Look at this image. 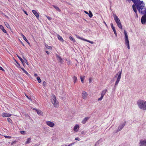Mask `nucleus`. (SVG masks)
I'll return each mask as SVG.
<instances>
[{"mask_svg":"<svg viewBox=\"0 0 146 146\" xmlns=\"http://www.w3.org/2000/svg\"><path fill=\"white\" fill-rule=\"evenodd\" d=\"M136 7L139 12L144 14L141 18V21L142 24H144L146 23V8L145 6V4L143 3L137 5Z\"/></svg>","mask_w":146,"mask_h":146,"instance_id":"nucleus-1","label":"nucleus"},{"mask_svg":"<svg viewBox=\"0 0 146 146\" xmlns=\"http://www.w3.org/2000/svg\"><path fill=\"white\" fill-rule=\"evenodd\" d=\"M137 104L140 109L144 110H146V101L142 100H139L137 101Z\"/></svg>","mask_w":146,"mask_h":146,"instance_id":"nucleus-2","label":"nucleus"},{"mask_svg":"<svg viewBox=\"0 0 146 146\" xmlns=\"http://www.w3.org/2000/svg\"><path fill=\"white\" fill-rule=\"evenodd\" d=\"M114 20L116 23L118 27L121 29H122V27L121 22L117 16L115 14L113 15Z\"/></svg>","mask_w":146,"mask_h":146,"instance_id":"nucleus-3","label":"nucleus"},{"mask_svg":"<svg viewBox=\"0 0 146 146\" xmlns=\"http://www.w3.org/2000/svg\"><path fill=\"white\" fill-rule=\"evenodd\" d=\"M53 99L51 101L54 106L56 108L57 107L58 105V102L56 99L55 96L54 95L53 96Z\"/></svg>","mask_w":146,"mask_h":146,"instance_id":"nucleus-4","label":"nucleus"},{"mask_svg":"<svg viewBox=\"0 0 146 146\" xmlns=\"http://www.w3.org/2000/svg\"><path fill=\"white\" fill-rule=\"evenodd\" d=\"M16 62L17 63V64H16V65L18 68H21L23 71L27 75H29L28 72L23 68H22L20 66V64L16 60Z\"/></svg>","mask_w":146,"mask_h":146,"instance_id":"nucleus-5","label":"nucleus"},{"mask_svg":"<svg viewBox=\"0 0 146 146\" xmlns=\"http://www.w3.org/2000/svg\"><path fill=\"white\" fill-rule=\"evenodd\" d=\"M121 71H119V74L118 76V77H117V80L116 81L115 84V86H116L118 84L120 79L121 78Z\"/></svg>","mask_w":146,"mask_h":146,"instance_id":"nucleus-6","label":"nucleus"},{"mask_svg":"<svg viewBox=\"0 0 146 146\" xmlns=\"http://www.w3.org/2000/svg\"><path fill=\"white\" fill-rule=\"evenodd\" d=\"M107 92V90L105 89L102 91L101 94V97L98 99V101L101 100L106 92Z\"/></svg>","mask_w":146,"mask_h":146,"instance_id":"nucleus-7","label":"nucleus"},{"mask_svg":"<svg viewBox=\"0 0 146 146\" xmlns=\"http://www.w3.org/2000/svg\"><path fill=\"white\" fill-rule=\"evenodd\" d=\"M132 1L134 3L136 7H137V5H139L143 3V1H141L139 0H132Z\"/></svg>","mask_w":146,"mask_h":146,"instance_id":"nucleus-8","label":"nucleus"},{"mask_svg":"<svg viewBox=\"0 0 146 146\" xmlns=\"http://www.w3.org/2000/svg\"><path fill=\"white\" fill-rule=\"evenodd\" d=\"M46 124L49 126L52 127L54 126V124L50 121H48L46 122Z\"/></svg>","mask_w":146,"mask_h":146,"instance_id":"nucleus-9","label":"nucleus"},{"mask_svg":"<svg viewBox=\"0 0 146 146\" xmlns=\"http://www.w3.org/2000/svg\"><path fill=\"white\" fill-rule=\"evenodd\" d=\"M88 94L87 93L84 91H83L82 93V98L84 99H87L88 97Z\"/></svg>","mask_w":146,"mask_h":146,"instance_id":"nucleus-10","label":"nucleus"},{"mask_svg":"<svg viewBox=\"0 0 146 146\" xmlns=\"http://www.w3.org/2000/svg\"><path fill=\"white\" fill-rule=\"evenodd\" d=\"M139 143L140 146H146V139L143 140H140Z\"/></svg>","mask_w":146,"mask_h":146,"instance_id":"nucleus-11","label":"nucleus"},{"mask_svg":"<svg viewBox=\"0 0 146 146\" xmlns=\"http://www.w3.org/2000/svg\"><path fill=\"white\" fill-rule=\"evenodd\" d=\"M110 25H111V28H112V30H113V31L114 32V34H115V36H117V33H116V31L115 30V27L113 26V24L112 23H111V24Z\"/></svg>","mask_w":146,"mask_h":146,"instance_id":"nucleus-12","label":"nucleus"},{"mask_svg":"<svg viewBox=\"0 0 146 146\" xmlns=\"http://www.w3.org/2000/svg\"><path fill=\"white\" fill-rule=\"evenodd\" d=\"M79 129V126L78 125H76L74 128V131L75 132H77Z\"/></svg>","mask_w":146,"mask_h":146,"instance_id":"nucleus-13","label":"nucleus"},{"mask_svg":"<svg viewBox=\"0 0 146 146\" xmlns=\"http://www.w3.org/2000/svg\"><path fill=\"white\" fill-rule=\"evenodd\" d=\"M33 13L35 15L37 18L38 19L39 18V13L37 12L35 10H33L32 11Z\"/></svg>","mask_w":146,"mask_h":146,"instance_id":"nucleus-14","label":"nucleus"},{"mask_svg":"<svg viewBox=\"0 0 146 146\" xmlns=\"http://www.w3.org/2000/svg\"><path fill=\"white\" fill-rule=\"evenodd\" d=\"M90 118L89 117H85L82 121V123L83 124H84L86 123V122Z\"/></svg>","mask_w":146,"mask_h":146,"instance_id":"nucleus-15","label":"nucleus"},{"mask_svg":"<svg viewBox=\"0 0 146 146\" xmlns=\"http://www.w3.org/2000/svg\"><path fill=\"white\" fill-rule=\"evenodd\" d=\"M11 115V114L8 113H3L2 114V116L3 117H9Z\"/></svg>","mask_w":146,"mask_h":146,"instance_id":"nucleus-16","label":"nucleus"},{"mask_svg":"<svg viewBox=\"0 0 146 146\" xmlns=\"http://www.w3.org/2000/svg\"><path fill=\"white\" fill-rule=\"evenodd\" d=\"M124 35H125V41H129L128 36L127 33L125 30L124 31Z\"/></svg>","mask_w":146,"mask_h":146,"instance_id":"nucleus-17","label":"nucleus"},{"mask_svg":"<svg viewBox=\"0 0 146 146\" xmlns=\"http://www.w3.org/2000/svg\"><path fill=\"white\" fill-rule=\"evenodd\" d=\"M36 110L38 115H43V113L41 110L36 109Z\"/></svg>","mask_w":146,"mask_h":146,"instance_id":"nucleus-18","label":"nucleus"},{"mask_svg":"<svg viewBox=\"0 0 146 146\" xmlns=\"http://www.w3.org/2000/svg\"><path fill=\"white\" fill-rule=\"evenodd\" d=\"M135 6H136V5H133V6H132L133 9V11L135 12V13L137 16H138V15H137V10H136V8L135 7Z\"/></svg>","mask_w":146,"mask_h":146,"instance_id":"nucleus-19","label":"nucleus"},{"mask_svg":"<svg viewBox=\"0 0 146 146\" xmlns=\"http://www.w3.org/2000/svg\"><path fill=\"white\" fill-rule=\"evenodd\" d=\"M57 37L58 39L60 40L61 42H63L64 41V40L62 37L60 36L59 35H57Z\"/></svg>","mask_w":146,"mask_h":146,"instance_id":"nucleus-20","label":"nucleus"},{"mask_svg":"<svg viewBox=\"0 0 146 146\" xmlns=\"http://www.w3.org/2000/svg\"><path fill=\"white\" fill-rule=\"evenodd\" d=\"M0 29L3 31L5 33H6V31L4 29V27L2 25H0Z\"/></svg>","mask_w":146,"mask_h":146,"instance_id":"nucleus-21","label":"nucleus"},{"mask_svg":"<svg viewBox=\"0 0 146 146\" xmlns=\"http://www.w3.org/2000/svg\"><path fill=\"white\" fill-rule=\"evenodd\" d=\"M17 57L19 58V59L21 61L22 63L24 65V60H23V59L20 57L18 55H17Z\"/></svg>","mask_w":146,"mask_h":146,"instance_id":"nucleus-22","label":"nucleus"},{"mask_svg":"<svg viewBox=\"0 0 146 146\" xmlns=\"http://www.w3.org/2000/svg\"><path fill=\"white\" fill-rule=\"evenodd\" d=\"M85 78V76H80V78L81 79V82L83 83H84V80Z\"/></svg>","mask_w":146,"mask_h":146,"instance_id":"nucleus-23","label":"nucleus"},{"mask_svg":"<svg viewBox=\"0 0 146 146\" xmlns=\"http://www.w3.org/2000/svg\"><path fill=\"white\" fill-rule=\"evenodd\" d=\"M52 6L54 8H55L56 9V10L58 11L59 12L61 11V10L58 7H57L54 5H53Z\"/></svg>","mask_w":146,"mask_h":146,"instance_id":"nucleus-24","label":"nucleus"},{"mask_svg":"<svg viewBox=\"0 0 146 146\" xmlns=\"http://www.w3.org/2000/svg\"><path fill=\"white\" fill-rule=\"evenodd\" d=\"M21 36H22L23 39L25 40L26 41V42H27V43H28V44H29V42L28 40L27 39L26 37L24 36V35L22 34L21 35Z\"/></svg>","mask_w":146,"mask_h":146,"instance_id":"nucleus-25","label":"nucleus"},{"mask_svg":"<svg viewBox=\"0 0 146 146\" xmlns=\"http://www.w3.org/2000/svg\"><path fill=\"white\" fill-rule=\"evenodd\" d=\"M125 121L124 123L122 124V125L120 126H121V127L118 130V131H120L125 126Z\"/></svg>","mask_w":146,"mask_h":146,"instance_id":"nucleus-26","label":"nucleus"},{"mask_svg":"<svg viewBox=\"0 0 146 146\" xmlns=\"http://www.w3.org/2000/svg\"><path fill=\"white\" fill-rule=\"evenodd\" d=\"M31 137L28 138L27 139V141H26L25 143L27 144L30 143L31 141Z\"/></svg>","mask_w":146,"mask_h":146,"instance_id":"nucleus-27","label":"nucleus"},{"mask_svg":"<svg viewBox=\"0 0 146 146\" xmlns=\"http://www.w3.org/2000/svg\"><path fill=\"white\" fill-rule=\"evenodd\" d=\"M56 57L59 60L60 62H61L62 60V58L57 54L56 55Z\"/></svg>","mask_w":146,"mask_h":146,"instance_id":"nucleus-28","label":"nucleus"},{"mask_svg":"<svg viewBox=\"0 0 146 146\" xmlns=\"http://www.w3.org/2000/svg\"><path fill=\"white\" fill-rule=\"evenodd\" d=\"M73 79L74 81V83L75 84L77 80V77L75 76H74L73 77Z\"/></svg>","mask_w":146,"mask_h":146,"instance_id":"nucleus-29","label":"nucleus"},{"mask_svg":"<svg viewBox=\"0 0 146 146\" xmlns=\"http://www.w3.org/2000/svg\"><path fill=\"white\" fill-rule=\"evenodd\" d=\"M4 23L6 27L8 29H10L11 27L6 22H5Z\"/></svg>","mask_w":146,"mask_h":146,"instance_id":"nucleus-30","label":"nucleus"},{"mask_svg":"<svg viewBox=\"0 0 146 146\" xmlns=\"http://www.w3.org/2000/svg\"><path fill=\"white\" fill-rule=\"evenodd\" d=\"M84 41H86L87 42H89L91 44H93L94 43V42H93V41H90L89 40L86 39H85L84 40Z\"/></svg>","mask_w":146,"mask_h":146,"instance_id":"nucleus-31","label":"nucleus"},{"mask_svg":"<svg viewBox=\"0 0 146 146\" xmlns=\"http://www.w3.org/2000/svg\"><path fill=\"white\" fill-rule=\"evenodd\" d=\"M69 39L71 41H72L73 42H75V40L74 39L72 36H70L69 37Z\"/></svg>","mask_w":146,"mask_h":146,"instance_id":"nucleus-32","label":"nucleus"},{"mask_svg":"<svg viewBox=\"0 0 146 146\" xmlns=\"http://www.w3.org/2000/svg\"><path fill=\"white\" fill-rule=\"evenodd\" d=\"M45 46L48 49H50V50H52V47L51 46H48L47 44L45 45Z\"/></svg>","mask_w":146,"mask_h":146,"instance_id":"nucleus-33","label":"nucleus"},{"mask_svg":"<svg viewBox=\"0 0 146 146\" xmlns=\"http://www.w3.org/2000/svg\"><path fill=\"white\" fill-rule=\"evenodd\" d=\"M36 79L38 80V83H40V82H41V79L40 78V77H38L37 78H36Z\"/></svg>","mask_w":146,"mask_h":146,"instance_id":"nucleus-34","label":"nucleus"},{"mask_svg":"<svg viewBox=\"0 0 146 146\" xmlns=\"http://www.w3.org/2000/svg\"><path fill=\"white\" fill-rule=\"evenodd\" d=\"M89 14H88L89 16L90 17H92L93 16V14L92 12L90 11H89Z\"/></svg>","mask_w":146,"mask_h":146,"instance_id":"nucleus-35","label":"nucleus"},{"mask_svg":"<svg viewBox=\"0 0 146 146\" xmlns=\"http://www.w3.org/2000/svg\"><path fill=\"white\" fill-rule=\"evenodd\" d=\"M76 37H77V38H79V39H80L82 40H83L84 41V40L85 39L84 38H82V37H80L79 36H77V35H76Z\"/></svg>","mask_w":146,"mask_h":146,"instance_id":"nucleus-36","label":"nucleus"},{"mask_svg":"<svg viewBox=\"0 0 146 146\" xmlns=\"http://www.w3.org/2000/svg\"><path fill=\"white\" fill-rule=\"evenodd\" d=\"M7 121H8L9 122H10V123H11V122H12V120L11 119H10V118H7Z\"/></svg>","mask_w":146,"mask_h":146,"instance_id":"nucleus-37","label":"nucleus"},{"mask_svg":"<svg viewBox=\"0 0 146 146\" xmlns=\"http://www.w3.org/2000/svg\"><path fill=\"white\" fill-rule=\"evenodd\" d=\"M4 136L6 138L10 139L11 138V137L10 136L5 135Z\"/></svg>","mask_w":146,"mask_h":146,"instance_id":"nucleus-38","label":"nucleus"},{"mask_svg":"<svg viewBox=\"0 0 146 146\" xmlns=\"http://www.w3.org/2000/svg\"><path fill=\"white\" fill-rule=\"evenodd\" d=\"M20 133L23 135H24L25 134V132L24 131H20Z\"/></svg>","mask_w":146,"mask_h":146,"instance_id":"nucleus-39","label":"nucleus"},{"mask_svg":"<svg viewBox=\"0 0 146 146\" xmlns=\"http://www.w3.org/2000/svg\"><path fill=\"white\" fill-rule=\"evenodd\" d=\"M24 60L25 63L27 65L28 64L27 60L25 58H24Z\"/></svg>","mask_w":146,"mask_h":146,"instance_id":"nucleus-40","label":"nucleus"},{"mask_svg":"<svg viewBox=\"0 0 146 146\" xmlns=\"http://www.w3.org/2000/svg\"><path fill=\"white\" fill-rule=\"evenodd\" d=\"M46 82L45 81H44L42 83V85L44 87L45 86Z\"/></svg>","mask_w":146,"mask_h":146,"instance_id":"nucleus-41","label":"nucleus"},{"mask_svg":"<svg viewBox=\"0 0 146 146\" xmlns=\"http://www.w3.org/2000/svg\"><path fill=\"white\" fill-rule=\"evenodd\" d=\"M125 43L126 45L129 44V41H125Z\"/></svg>","mask_w":146,"mask_h":146,"instance_id":"nucleus-42","label":"nucleus"},{"mask_svg":"<svg viewBox=\"0 0 146 146\" xmlns=\"http://www.w3.org/2000/svg\"><path fill=\"white\" fill-rule=\"evenodd\" d=\"M89 80L90 83L91 82H92V79L91 78H89Z\"/></svg>","mask_w":146,"mask_h":146,"instance_id":"nucleus-43","label":"nucleus"},{"mask_svg":"<svg viewBox=\"0 0 146 146\" xmlns=\"http://www.w3.org/2000/svg\"><path fill=\"white\" fill-rule=\"evenodd\" d=\"M0 70H1L3 71H5V70L4 69L2 68L0 66Z\"/></svg>","mask_w":146,"mask_h":146,"instance_id":"nucleus-44","label":"nucleus"},{"mask_svg":"<svg viewBox=\"0 0 146 146\" xmlns=\"http://www.w3.org/2000/svg\"><path fill=\"white\" fill-rule=\"evenodd\" d=\"M46 17L49 20H50L51 19V18L48 16H46Z\"/></svg>","mask_w":146,"mask_h":146,"instance_id":"nucleus-45","label":"nucleus"},{"mask_svg":"<svg viewBox=\"0 0 146 146\" xmlns=\"http://www.w3.org/2000/svg\"><path fill=\"white\" fill-rule=\"evenodd\" d=\"M75 139L76 140H78V141H79L80 140L79 139V138L78 137H76Z\"/></svg>","mask_w":146,"mask_h":146,"instance_id":"nucleus-46","label":"nucleus"},{"mask_svg":"<svg viewBox=\"0 0 146 146\" xmlns=\"http://www.w3.org/2000/svg\"><path fill=\"white\" fill-rule=\"evenodd\" d=\"M16 141H13V142H12V143H11V145H12L14 143H15Z\"/></svg>","mask_w":146,"mask_h":146,"instance_id":"nucleus-47","label":"nucleus"},{"mask_svg":"<svg viewBox=\"0 0 146 146\" xmlns=\"http://www.w3.org/2000/svg\"><path fill=\"white\" fill-rule=\"evenodd\" d=\"M121 127V126H119V127H118V129L117 130V131H118V130Z\"/></svg>","mask_w":146,"mask_h":146,"instance_id":"nucleus-48","label":"nucleus"},{"mask_svg":"<svg viewBox=\"0 0 146 146\" xmlns=\"http://www.w3.org/2000/svg\"><path fill=\"white\" fill-rule=\"evenodd\" d=\"M46 52L48 54H49V52L48 51H46Z\"/></svg>","mask_w":146,"mask_h":146,"instance_id":"nucleus-49","label":"nucleus"},{"mask_svg":"<svg viewBox=\"0 0 146 146\" xmlns=\"http://www.w3.org/2000/svg\"><path fill=\"white\" fill-rule=\"evenodd\" d=\"M38 76V75H37V74L35 73L34 74V76H35L36 77V76Z\"/></svg>","mask_w":146,"mask_h":146,"instance_id":"nucleus-50","label":"nucleus"},{"mask_svg":"<svg viewBox=\"0 0 146 146\" xmlns=\"http://www.w3.org/2000/svg\"><path fill=\"white\" fill-rule=\"evenodd\" d=\"M24 13H25L27 15H28V14L27 13V12L25 11H24Z\"/></svg>","mask_w":146,"mask_h":146,"instance_id":"nucleus-51","label":"nucleus"},{"mask_svg":"<svg viewBox=\"0 0 146 146\" xmlns=\"http://www.w3.org/2000/svg\"><path fill=\"white\" fill-rule=\"evenodd\" d=\"M73 144L72 143H71V144H69L68 145H67V146H72V145Z\"/></svg>","mask_w":146,"mask_h":146,"instance_id":"nucleus-52","label":"nucleus"},{"mask_svg":"<svg viewBox=\"0 0 146 146\" xmlns=\"http://www.w3.org/2000/svg\"><path fill=\"white\" fill-rule=\"evenodd\" d=\"M85 13L86 14H88V12H87V11H84Z\"/></svg>","mask_w":146,"mask_h":146,"instance_id":"nucleus-53","label":"nucleus"},{"mask_svg":"<svg viewBox=\"0 0 146 146\" xmlns=\"http://www.w3.org/2000/svg\"><path fill=\"white\" fill-rule=\"evenodd\" d=\"M104 24H105V25H106V26H107V24H106V22H105V21H104Z\"/></svg>","mask_w":146,"mask_h":146,"instance_id":"nucleus-54","label":"nucleus"},{"mask_svg":"<svg viewBox=\"0 0 146 146\" xmlns=\"http://www.w3.org/2000/svg\"><path fill=\"white\" fill-rule=\"evenodd\" d=\"M61 146H67V145L64 144L61 145Z\"/></svg>","mask_w":146,"mask_h":146,"instance_id":"nucleus-55","label":"nucleus"},{"mask_svg":"<svg viewBox=\"0 0 146 146\" xmlns=\"http://www.w3.org/2000/svg\"><path fill=\"white\" fill-rule=\"evenodd\" d=\"M67 64L68 65L69 64H70V62H67Z\"/></svg>","mask_w":146,"mask_h":146,"instance_id":"nucleus-56","label":"nucleus"},{"mask_svg":"<svg viewBox=\"0 0 146 146\" xmlns=\"http://www.w3.org/2000/svg\"><path fill=\"white\" fill-rule=\"evenodd\" d=\"M127 47L129 49H130V46H127Z\"/></svg>","mask_w":146,"mask_h":146,"instance_id":"nucleus-57","label":"nucleus"},{"mask_svg":"<svg viewBox=\"0 0 146 146\" xmlns=\"http://www.w3.org/2000/svg\"><path fill=\"white\" fill-rule=\"evenodd\" d=\"M126 45L127 46H129V44H127Z\"/></svg>","mask_w":146,"mask_h":146,"instance_id":"nucleus-58","label":"nucleus"},{"mask_svg":"<svg viewBox=\"0 0 146 146\" xmlns=\"http://www.w3.org/2000/svg\"><path fill=\"white\" fill-rule=\"evenodd\" d=\"M126 45L127 46H129V44H127Z\"/></svg>","mask_w":146,"mask_h":146,"instance_id":"nucleus-59","label":"nucleus"},{"mask_svg":"<svg viewBox=\"0 0 146 146\" xmlns=\"http://www.w3.org/2000/svg\"><path fill=\"white\" fill-rule=\"evenodd\" d=\"M94 146H96V144H95Z\"/></svg>","mask_w":146,"mask_h":146,"instance_id":"nucleus-60","label":"nucleus"},{"mask_svg":"<svg viewBox=\"0 0 146 146\" xmlns=\"http://www.w3.org/2000/svg\"><path fill=\"white\" fill-rule=\"evenodd\" d=\"M117 74L116 75V76H115V77H116V76H117Z\"/></svg>","mask_w":146,"mask_h":146,"instance_id":"nucleus-61","label":"nucleus"},{"mask_svg":"<svg viewBox=\"0 0 146 146\" xmlns=\"http://www.w3.org/2000/svg\"><path fill=\"white\" fill-rule=\"evenodd\" d=\"M27 97L28 98V97L27 96Z\"/></svg>","mask_w":146,"mask_h":146,"instance_id":"nucleus-62","label":"nucleus"}]
</instances>
